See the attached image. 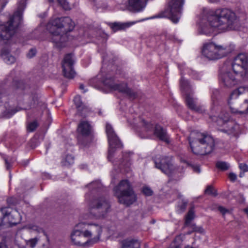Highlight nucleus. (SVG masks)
Here are the masks:
<instances>
[{
	"label": "nucleus",
	"mask_w": 248,
	"mask_h": 248,
	"mask_svg": "<svg viewBox=\"0 0 248 248\" xmlns=\"http://www.w3.org/2000/svg\"><path fill=\"white\" fill-rule=\"evenodd\" d=\"M235 14L228 9L208 11L199 22V32L209 35L215 30L221 31L235 30L238 26Z\"/></svg>",
	"instance_id": "obj_1"
},
{
	"label": "nucleus",
	"mask_w": 248,
	"mask_h": 248,
	"mask_svg": "<svg viewBox=\"0 0 248 248\" xmlns=\"http://www.w3.org/2000/svg\"><path fill=\"white\" fill-rule=\"evenodd\" d=\"M102 231V227L99 224L79 223L74 227L70 233L71 243L77 246H89L99 240Z\"/></svg>",
	"instance_id": "obj_2"
},
{
	"label": "nucleus",
	"mask_w": 248,
	"mask_h": 248,
	"mask_svg": "<svg viewBox=\"0 0 248 248\" xmlns=\"http://www.w3.org/2000/svg\"><path fill=\"white\" fill-rule=\"evenodd\" d=\"M75 23L68 17L57 18L51 20L47 25V28L52 34V41L58 47L64 46L67 40V33L72 31Z\"/></svg>",
	"instance_id": "obj_3"
},
{
	"label": "nucleus",
	"mask_w": 248,
	"mask_h": 248,
	"mask_svg": "<svg viewBox=\"0 0 248 248\" xmlns=\"http://www.w3.org/2000/svg\"><path fill=\"white\" fill-rule=\"evenodd\" d=\"M189 143L193 153L199 155L210 153L214 149L215 142L209 134L200 132H192L189 138Z\"/></svg>",
	"instance_id": "obj_4"
},
{
	"label": "nucleus",
	"mask_w": 248,
	"mask_h": 248,
	"mask_svg": "<svg viewBox=\"0 0 248 248\" xmlns=\"http://www.w3.org/2000/svg\"><path fill=\"white\" fill-rule=\"evenodd\" d=\"M6 4V2L2 6L0 10L3 8ZM25 7V0H21L18 2L17 10L13 17L5 24L0 25V37L2 39L8 40L14 34L21 22L22 14Z\"/></svg>",
	"instance_id": "obj_5"
},
{
	"label": "nucleus",
	"mask_w": 248,
	"mask_h": 248,
	"mask_svg": "<svg viewBox=\"0 0 248 248\" xmlns=\"http://www.w3.org/2000/svg\"><path fill=\"white\" fill-rule=\"evenodd\" d=\"M114 191L120 203L128 206L137 200L136 195L127 180L121 181L114 188Z\"/></svg>",
	"instance_id": "obj_6"
},
{
	"label": "nucleus",
	"mask_w": 248,
	"mask_h": 248,
	"mask_svg": "<svg viewBox=\"0 0 248 248\" xmlns=\"http://www.w3.org/2000/svg\"><path fill=\"white\" fill-rule=\"evenodd\" d=\"M184 3V0H168L167 7L165 10L158 15L149 19L167 17L173 23H177L180 18V14Z\"/></svg>",
	"instance_id": "obj_7"
},
{
	"label": "nucleus",
	"mask_w": 248,
	"mask_h": 248,
	"mask_svg": "<svg viewBox=\"0 0 248 248\" xmlns=\"http://www.w3.org/2000/svg\"><path fill=\"white\" fill-rule=\"evenodd\" d=\"M224 46L209 42L203 44L202 54L203 56L209 60H215L224 57L226 54Z\"/></svg>",
	"instance_id": "obj_8"
},
{
	"label": "nucleus",
	"mask_w": 248,
	"mask_h": 248,
	"mask_svg": "<svg viewBox=\"0 0 248 248\" xmlns=\"http://www.w3.org/2000/svg\"><path fill=\"white\" fill-rule=\"evenodd\" d=\"M89 218H99L103 217L109 211L110 205L104 198L94 200L91 203Z\"/></svg>",
	"instance_id": "obj_9"
},
{
	"label": "nucleus",
	"mask_w": 248,
	"mask_h": 248,
	"mask_svg": "<svg viewBox=\"0 0 248 248\" xmlns=\"http://www.w3.org/2000/svg\"><path fill=\"white\" fill-rule=\"evenodd\" d=\"M232 68L234 74L243 77L248 71V54L242 53L238 54L232 63Z\"/></svg>",
	"instance_id": "obj_10"
},
{
	"label": "nucleus",
	"mask_w": 248,
	"mask_h": 248,
	"mask_svg": "<svg viewBox=\"0 0 248 248\" xmlns=\"http://www.w3.org/2000/svg\"><path fill=\"white\" fill-rule=\"evenodd\" d=\"M180 83L181 89L185 95L186 102L188 107L196 112H202V108L200 107L197 106L195 100L191 96V86L188 81L182 76Z\"/></svg>",
	"instance_id": "obj_11"
},
{
	"label": "nucleus",
	"mask_w": 248,
	"mask_h": 248,
	"mask_svg": "<svg viewBox=\"0 0 248 248\" xmlns=\"http://www.w3.org/2000/svg\"><path fill=\"white\" fill-rule=\"evenodd\" d=\"M2 217L1 218V226L11 227L18 223L21 220L19 213L16 210H12L8 208L1 209Z\"/></svg>",
	"instance_id": "obj_12"
},
{
	"label": "nucleus",
	"mask_w": 248,
	"mask_h": 248,
	"mask_svg": "<svg viewBox=\"0 0 248 248\" xmlns=\"http://www.w3.org/2000/svg\"><path fill=\"white\" fill-rule=\"evenodd\" d=\"M154 162L155 167L168 176H171L175 173L176 169L173 165L170 158L162 157L160 155H157L154 158Z\"/></svg>",
	"instance_id": "obj_13"
},
{
	"label": "nucleus",
	"mask_w": 248,
	"mask_h": 248,
	"mask_svg": "<svg viewBox=\"0 0 248 248\" xmlns=\"http://www.w3.org/2000/svg\"><path fill=\"white\" fill-rule=\"evenodd\" d=\"M106 133L108 135V141L109 145L108 159L111 161L113 155V149L122 147V144L113 131L112 126L107 124L106 126Z\"/></svg>",
	"instance_id": "obj_14"
},
{
	"label": "nucleus",
	"mask_w": 248,
	"mask_h": 248,
	"mask_svg": "<svg viewBox=\"0 0 248 248\" xmlns=\"http://www.w3.org/2000/svg\"><path fill=\"white\" fill-rule=\"evenodd\" d=\"M145 129L148 131L154 130V133L160 140H163L166 142H169V138L166 133V131L162 128L161 126L156 124L155 126L151 123H146L144 120L142 121Z\"/></svg>",
	"instance_id": "obj_15"
},
{
	"label": "nucleus",
	"mask_w": 248,
	"mask_h": 248,
	"mask_svg": "<svg viewBox=\"0 0 248 248\" xmlns=\"http://www.w3.org/2000/svg\"><path fill=\"white\" fill-rule=\"evenodd\" d=\"M74 61L71 54L65 56L62 62L63 75L68 78H73L76 73L73 69Z\"/></svg>",
	"instance_id": "obj_16"
},
{
	"label": "nucleus",
	"mask_w": 248,
	"mask_h": 248,
	"mask_svg": "<svg viewBox=\"0 0 248 248\" xmlns=\"http://www.w3.org/2000/svg\"><path fill=\"white\" fill-rule=\"evenodd\" d=\"M217 122L222 125L225 132L229 134L235 135L239 132V125L235 122L229 120L228 118L223 119L220 117L217 120Z\"/></svg>",
	"instance_id": "obj_17"
},
{
	"label": "nucleus",
	"mask_w": 248,
	"mask_h": 248,
	"mask_svg": "<svg viewBox=\"0 0 248 248\" xmlns=\"http://www.w3.org/2000/svg\"><path fill=\"white\" fill-rule=\"evenodd\" d=\"M104 85L110 91H118L120 92L130 94V90L127 87L126 84H119L116 83L112 78H107L103 81Z\"/></svg>",
	"instance_id": "obj_18"
},
{
	"label": "nucleus",
	"mask_w": 248,
	"mask_h": 248,
	"mask_svg": "<svg viewBox=\"0 0 248 248\" xmlns=\"http://www.w3.org/2000/svg\"><path fill=\"white\" fill-rule=\"evenodd\" d=\"M235 75L231 72H226L222 73L219 77L220 81L225 87L231 88L237 83V80Z\"/></svg>",
	"instance_id": "obj_19"
},
{
	"label": "nucleus",
	"mask_w": 248,
	"mask_h": 248,
	"mask_svg": "<svg viewBox=\"0 0 248 248\" xmlns=\"http://www.w3.org/2000/svg\"><path fill=\"white\" fill-rule=\"evenodd\" d=\"M228 105L232 113L241 115H248V99H245L238 108L236 107L235 102Z\"/></svg>",
	"instance_id": "obj_20"
},
{
	"label": "nucleus",
	"mask_w": 248,
	"mask_h": 248,
	"mask_svg": "<svg viewBox=\"0 0 248 248\" xmlns=\"http://www.w3.org/2000/svg\"><path fill=\"white\" fill-rule=\"evenodd\" d=\"M145 4L143 0H128L127 8L134 12H140L143 10Z\"/></svg>",
	"instance_id": "obj_21"
},
{
	"label": "nucleus",
	"mask_w": 248,
	"mask_h": 248,
	"mask_svg": "<svg viewBox=\"0 0 248 248\" xmlns=\"http://www.w3.org/2000/svg\"><path fill=\"white\" fill-rule=\"evenodd\" d=\"M77 131L83 136H89L92 132V127L88 122L83 121L79 124Z\"/></svg>",
	"instance_id": "obj_22"
},
{
	"label": "nucleus",
	"mask_w": 248,
	"mask_h": 248,
	"mask_svg": "<svg viewBox=\"0 0 248 248\" xmlns=\"http://www.w3.org/2000/svg\"><path fill=\"white\" fill-rule=\"evenodd\" d=\"M121 248H140V243L137 239L126 238L120 242Z\"/></svg>",
	"instance_id": "obj_23"
},
{
	"label": "nucleus",
	"mask_w": 248,
	"mask_h": 248,
	"mask_svg": "<svg viewBox=\"0 0 248 248\" xmlns=\"http://www.w3.org/2000/svg\"><path fill=\"white\" fill-rule=\"evenodd\" d=\"M29 228L38 232H43V236L41 240V247L40 248H48L49 245V239L44 230L36 225H30Z\"/></svg>",
	"instance_id": "obj_24"
},
{
	"label": "nucleus",
	"mask_w": 248,
	"mask_h": 248,
	"mask_svg": "<svg viewBox=\"0 0 248 248\" xmlns=\"http://www.w3.org/2000/svg\"><path fill=\"white\" fill-rule=\"evenodd\" d=\"M137 22V21L125 23L114 22L112 23H109V25L112 30L114 32H116L118 31L123 30L128 28Z\"/></svg>",
	"instance_id": "obj_25"
},
{
	"label": "nucleus",
	"mask_w": 248,
	"mask_h": 248,
	"mask_svg": "<svg viewBox=\"0 0 248 248\" xmlns=\"http://www.w3.org/2000/svg\"><path fill=\"white\" fill-rule=\"evenodd\" d=\"M180 69L181 68H180ZM181 70L182 71L181 74H183V73H187L197 79H199L200 78V76L199 75V74H198L196 72L194 71L192 69L186 68H185L184 69H181Z\"/></svg>",
	"instance_id": "obj_26"
},
{
	"label": "nucleus",
	"mask_w": 248,
	"mask_h": 248,
	"mask_svg": "<svg viewBox=\"0 0 248 248\" xmlns=\"http://www.w3.org/2000/svg\"><path fill=\"white\" fill-rule=\"evenodd\" d=\"M74 162V157L71 155H67L66 157L62 160V163L63 166H68L73 164Z\"/></svg>",
	"instance_id": "obj_27"
},
{
	"label": "nucleus",
	"mask_w": 248,
	"mask_h": 248,
	"mask_svg": "<svg viewBox=\"0 0 248 248\" xmlns=\"http://www.w3.org/2000/svg\"><path fill=\"white\" fill-rule=\"evenodd\" d=\"M2 56L3 57L5 62L8 64L13 63L15 62V58L14 57L6 53H5L4 51L2 52Z\"/></svg>",
	"instance_id": "obj_28"
},
{
	"label": "nucleus",
	"mask_w": 248,
	"mask_h": 248,
	"mask_svg": "<svg viewBox=\"0 0 248 248\" xmlns=\"http://www.w3.org/2000/svg\"><path fill=\"white\" fill-rule=\"evenodd\" d=\"M216 167L222 170H226L229 169L230 165L226 162L218 161L216 163Z\"/></svg>",
	"instance_id": "obj_29"
},
{
	"label": "nucleus",
	"mask_w": 248,
	"mask_h": 248,
	"mask_svg": "<svg viewBox=\"0 0 248 248\" xmlns=\"http://www.w3.org/2000/svg\"><path fill=\"white\" fill-rule=\"evenodd\" d=\"M194 217V212L192 210H190L188 211L187 215L185 219V225L188 226L191 220H192Z\"/></svg>",
	"instance_id": "obj_30"
},
{
	"label": "nucleus",
	"mask_w": 248,
	"mask_h": 248,
	"mask_svg": "<svg viewBox=\"0 0 248 248\" xmlns=\"http://www.w3.org/2000/svg\"><path fill=\"white\" fill-rule=\"evenodd\" d=\"M59 3L61 5L62 8L65 10L70 9V6L68 2L66 0H57ZM50 2H53L54 0H49Z\"/></svg>",
	"instance_id": "obj_31"
},
{
	"label": "nucleus",
	"mask_w": 248,
	"mask_h": 248,
	"mask_svg": "<svg viewBox=\"0 0 248 248\" xmlns=\"http://www.w3.org/2000/svg\"><path fill=\"white\" fill-rule=\"evenodd\" d=\"M38 240L37 238L31 239L26 242L27 247L33 248L36 245Z\"/></svg>",
	"instance_id": "obj_32"
},
{
	"label": "nucleus",
	"mask_w": 248,
	"mask_h": 248,
	"mask_svg": "<svg viewBox=\"0 0 248 248\" xmlns=\"http://www.w3.org/2000/svg\"><path fill=\"white\" fill-rule=\"evenodd\" d=\"M74 101L76 105L77 108L79 109L80 107H81L82 105V103L81 100V97L79 95H77L74 97Z\"/></svg>",
	"instance_id": "obj_33"
},
{
	"label": "nucleus",
	"mask_w": 248,
	"mask_h": 248,
	"mask_svg": "<svg viewBox=\"0 0 248 248\" xmlns=\"http://www.w3.org/2000/svg\"><path fill=\"white\" fill-rule=\"evenodd\" d=\"M38 126L37 122L34 121L30 123L28 125V130L30 132H32L35 130Z\"/></svg>",
	"instance_id": "obj_34"
},
{
	"label": "nucleus",
	"mask_w": 248,
	"mask_h": 248,
	"mask_svg": "<svg viewBox=\"0 0 248 248\" xmlns=\"http://www.w3.org/2000/svg\"><path fill=\"white\" fill-rule=\"evenodd\" d=\"M205 193L208 195H212L214 196L217 195L216 191L211 186H208L207 187L205 190Z\"/></svg>",
	"instance_id": "obj_35"
},
{
	"label": "nucleus",
	"mask_w": 248,
	"mask_h": 248,
	"mask_svg": "<svg viewBox=\"0 0 248 248\" xmlns=\"http://www.w3.org/2000/svg\"><path fill=\"white\" fill-rule=\"evenodd\" d=\"M142 192L146 196H151L153 194V191L148 187H144L142 189Z\"/></svg>",
	"instance_id": "obj_36"
},
{
	"label": "nucleus",
	"mask_w": 248,
	"mask_h": 248,
	"mask_svg": "<svg viewBox=\"0 0 248 248\" xmlns=\"http://www.w3.org/2000/svg\"><path fill=\"white\" fill-rule=\"evenodd\" d=\"M239 168L244 172L248 171V166L245 163L239 164Z\"/></svg>",
	"instance_id": "obj_37"
},
{
	"label": "nucleus",
	"mask_w": 248,
	"mask_h": 248,
	"mask_svg": "<svg viewBox=\"0 0 248 248\" xmlns=\"http://www.w3.org/2000/svg\"><path fill=\"white\" fill-rule=\"evenodd\" d=\"M218 210L219 212L222 214V215H225L226 214L229 213L230 211L225 208L222 206H219L218 208Z\"/></svg>",
	"instance_id": "obj_38"
},
{
	"label": "nucleus",
	"mask_w": 248,
	"mask_h": 248,
	"mask_svg": "<svg viewBox=\"0 0 248 248\" xmlns=\"http://www.w3.org/2000/svg\"><path fill=\"white\" fill-rule=\"evenodd\" d=\"M36 51L35 49H31L29 53L27 54V57L29 58H31L36 54Z\"/></svg>",
	"instance_id": "obj_39"
},
{
	"label": "nucleus",
	"mask_w": 248,
	"mask_h": 248,
	"mask_svg": "<svg viewBox=\"0 0 248 248\" xmlns=\"http://www.w3.org/2000/svg\"><path fill=\"white\" fill-rule=\"evenodd\" d=\"M229 178L232 181H235L237 178L236 175L232 172L230 173L229 174Z\"/></svg>",
	"instance_id": "obj_40"
},
{
	"label": "nucleus",
	"mask_w": 248,
	"mask_h": 248,
	"mask_svg": "<svg viewBox=\"0 0 248 248\" xmlns=\"http://www.w3.org/2000/svg\"><path fill=\"white\" fill-rule=\"evenodd\" d=\"M90 186H93L94 188H99V187H100V186H101V184L99 181H95V182H92L90 184Z\"/></svg>",
	"instance_id": "obj_41"
},
{
	"label": "nucleus",
	"mask_w": 248,
	"mask_h": 248,
	"mask_svg": "<svg viewBox=\"0 0 248 248\" xmlns=\"http://www.w3.org/2000/svg\"><path fill=\"white\" fill-rule=\"evenodd\" d=\"M192 168L193 169V170L196 172L199 173L200 172V167L198 165H192L191 166Z\"/></svg>",
	"instance_id": "obj_42"
},
{
	"label": "nucleus",
	"mask_w": 248,
	"mask_h": 248,
	"mask_svg": "<svg viewBox=\"0 0 248 248\" xmlns=\"http://www.w3.org/2000/svg\"><path fill=\"white\" fill-rule=\"evenodd\" d=\"M187 203L184 202L182 205L180 207V210L179 211L180 213L183 212L186 209V206Z\"/></svg>",
	"instance_id": "obj_43"
},
{
	"label": "nucleus",
	"mask_w": 248,
	"mask_h": 248,
	"mask_svg": "<svg viewBox=\"0 0 248 248\" xmlns=\"http://www.w3.org/2000/svg\"><path fill=\"white\" fill-rule=\"evenodd\" d=\"M5 162L6 164V167L7 169H9L11 167V165L9 162H8V160L7 159H5Z\"/></svg>",
	"instance_id": "obj_44"
},
{
	"label": "nucleus",
	"mask_w": 248,
	"mask_h": 248,
	"mask_svg": "<svg viewBox=\"0 0 248 248\" xmlns=\"http://www.w3.org/2000/svg\"><path fill=\"white\" fill-rule=\"evenodd\" d=\"M193 230H194V231H195V232H203V229H202V228H196V227H194L193 228Z\"/></svg>",
	"instance_id": "obj_45"
},
{
	"label": "nucleus",
	"mask_w": 248,
	"mask_h": 248,
	"mask_svg": "<svg viewBox=\"0 0 248 248\" xmlns=\"http://www.w3.org/2000/svg\"><path fill=\"white\" fill-rule=\"evenodd\" d=\"M0 248H8L3 243L0 242Z\"/></svg>",
	"instance_id": "obj_46"
},
{
	"label": "nucleus",
	"mask_w": 248,
	"mask_h": 248,
	"mask_svg": "<svg viewBox=\"0 0 248 248\" xmlns=\"http://www.w3.org/2000/svg\"><path fill=\"white\" fill-rule=\"evenodd\" d=\"M215 99H216V97H215V95H213L212 96V100L214 103H215Z\"/></svg>",
	"instance_id": "obj_47"
},
{
	"label": "nucleus",
	"mask_w": 248,
	"mask_h": 248,
	"mask_svg": "<svg viewBox=\"0 0 248 248\" xmlns=\"http://www.w3.org/2000/svg\"><path fill=\"white\" fill-rule=\"evenodd\" d=\"M80 89L81 90H84V85H82V84L80 85Z\"/></svg>",
	"instance_id": "obj_48"
},
{
	"label": "nucleus",
	"mask_w": 248,
	"mask_h": 248,
	"mask_svg": "<svg viewBox=\"0 0 248 248\" xmlns=\"http://www.w3.org/2000/svg\"><path fill=\"white\" fill-rule=\"evenodd\" d=\"M244 172H243V173L241 172V173H240V174H239V176H240V177H242L244 176Z\"/></svg>",
	"instance_id": "obj_49"
},
{
	"label": "nucleus",
	"mask_w": 248,
	"mask_h": 248,
	"mask_svg": "<svg viewBox=\"0 0 248 248\" xmlns=\"http://www.w3.org/2000/svg\"><path fill=\"white\" fill-rule=\"evenodd\" d=\"M210 2H215L217 1V0H209Z\"/></svg>",
	"instance_id": "obj_50"
},
{
	"label": "nucleus",
	"mask_w": 248,
	"mask_h": 248,
	"mask_svg": "<svg viewBox=\"0 0 248 248\" xmlns=\"http://www.w3.org/2000/svg\"><path fill=\"white\" fill-rule=\"evenodd\" d=\"M245 211L246 212V213H247V214L248 215V209H245Z\"/></svg>",
	"instance_id": "obj_51"
},
{
	"label": "nucleus",
	"mask_w": 248,
	"mask_h": 248,
	"mask_svg": "<svg viewBox=\"0 0 248 248\" xmlns=\"http://www.w3.org/2000/svg\"><path fill=\"white\" fill-rule=\"evenodd\" d=\"M185 248H193L190 247V246H187V247H186Z\"/></svg>",
	"instance_id": "obj_52"
},
{
	"label": "nucleus",
	"mask_w": 248,
	"mask_h": 248,
	"mask_svg": "<svg viewBox=\"0 0 248 248\" xmlns=\"http://www.w3.org/2000/svg\"><path fill=\"white\" fill-rule=\"evenodd\" d=\"M4 0H0V4L2 2H3Z\"/></svg>",
	"instance_id": "obj_53"
},
{
	"label": "nucleus",
	"mask_w": 248,
	"mask_h": 248,
	"mask_svg": "<svg viewBox=\"0 0 248 248\" xmlns=\"http://www.w3.org/2000/svg\"><path fill=\"white\" fill-rule=\"evenodd\" d=\"M215 92H216V93H217V94L218 93V91H216Z\"/></svg>",
	"instance_id": "obj_54"
}]
</instances>
